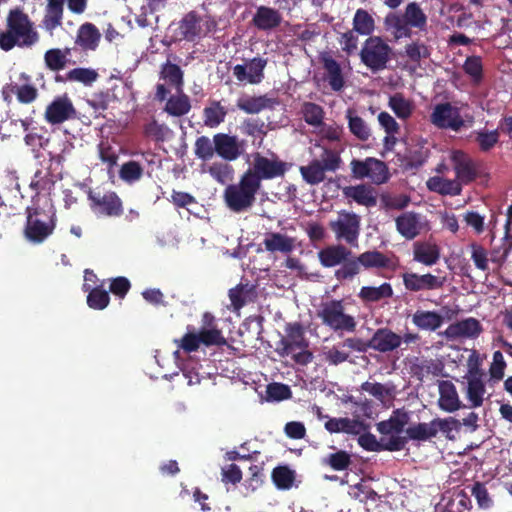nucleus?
Masks as SVG:
<instances>
[{"mask_svg": "<svg viewBox=\"0 0 512 512\" xmlns=\"http://www.w3.org/2000/svg\"><path fill=\"white\" fill-rule=\"evenodd\" d=\"M26 221L23 227V237L33 245L47 241L57 227V210L52 203L41 206L35 202L25 209Z\"/></svg>", "mask_w": 512, "mask_h": 512, "instance_id": "nucleus-1", "label": "nucleus"}, {"mask_svg": "<svg viewBox=\"0 0 512 512\" xmlns=\"http://www.w3.org/2000/svg\"><path fill=\"white\" fill-rule=\"evenodd\" d=\"M38 40L39 35L29 16L20 8L10 10L6 19V30L0 31V48L8 52L15 46L31 47Z\"/></svg>", "mask_w": 512, "mask_h": 512, "instance_id": "nucleus-2", "label": "nucleus"}, {"mask_svg": "<svg viewBox=\"0 0 512 512\" xmlns=\"http://www.w3.org/2000/svg\"><path fill=\"white\" fill-rule=\"evenodd\" d=\"M285 336L276 343L275 353L281 357H291L300 366H307L313 361L314 355L309 350V340L300 322H290L285 325Z\"/></svg>", "mask_w": 512, "mask_h": 512, "instance_id": "nucleus-3", "label": "nucleus"}, {"mask_svg": "<svg viewBox=\"0 0 512 512\" xmlns=\"http://www.w3.org/2000/svg\"><path fill=\"white\" fill-rule=\"evenodd\" d=\"M261 187L244 172L238 183L229 184L223 193L226 206L235 213L248 211L256 202Z\"/></svg>", "mask_w": 512, "mask_h": 512, "instance_id": "nucleus-4", "label": "nucleus"}, {"mask_svg": "<svg viewBox=\"0 0 512 512\" xmlns=\"http://www.w3.org/2000/svg\"><path fill=\"white\" fill-rule=\"evenodd\" d=\"M392 55V47L380 36L368 37L359 53L361 62L373 73L387 69Z\"/></svg>", "mask_w": 512, "mask_h": 512, "instance_id": "nucleus-5", "label": "nucleus"}, {"mask_svg": "<svg viewBox=\"0 0 512 512\" xmlns=\"http://www.w3.org/2000/svg\"><path fill=\"white\" fill-rule=\"evenodd\" d=\"M317 317L334 332L352 333L357 327L355 317L345 312L343 300L333 299L323 302L317 311Z\"/></svg>", "mask_w": 512, "mask_h": 512, "instance_id": "nucleus-6", "label": "nucleus"}, {"mask_svg": "<svg viewBox=\"0 0 512 512\" xmlns=\"http://www.w3.org/2000/svg\"><path fill=\"white\" fill-rule=\"evenodd\" d=\"M289 169L288 163L281 160L276 154L271 158L265 157L260 153L253 155L252 166L245 172L262 187L263 180H271L283 177Z\"/></svg>", "mask_w": 512, "mask_h": 512, "instance_id": "nucleus-7", "label": "nucleus"}, {"mask_svg": "<svg viewBox=\"0 0 512 512\" xmlns=\"http://www.w3.org/2000/svg\"><path fill=\"white\" fill-rule=\"evenodd\" d=\"M329 228L337 241H344L351 247L358 246L361 231V217L347 210H340L337 218L329 222Z\"/></svg>", "mask_w": 512, "mask_h": 512, "instance_id": "nucleus-8", "label": "nucleus"}, {"mask_svg": "<svg viewBox=\"0 0 512 512\" xmlns=\"http://www.w3.org/2000/svg\"><path fill=\"white\" fill-rule=\"evenodd\" d=\"M361 267L364 269H394L392 260L389 257L378 250H370L359 255L353 254V259H351V262L343 269L342 276H344V278H351L352 280L360 273Z\"/></svg>", "mask_w": 512, "mask_h": 512, "instance_id": "nucleus-9", "label": "nucleus"}, {"mask_svg": "<svg viewBox=\"0 0 512 512\" xmlns=\"http://www.w3.org/2000/svg\"><path fill=\"white\" fill-rule=\"evenodd\" d=\"M318 260L324 268L340 266L334 273L335 278L342 282L351 280L342 276L343 269L353 259V252L343 244L328 245L318 252Z\"/></svg>", "mask_w": 512, "mask_h": 512, "instance_id": "nucleus-10", "label": "nucleus"}, {"mask_svg": "<svg viewBox=\"0 0 512 512\" xmlns=\"http://www.w3.org/2000/svg\"><path fill=\"white\" fill-rule=\"evenodd\" d=\"M87 197L90 202V208L95 214L107 217H120L124 212L122 200L114 191L101 193L90 190Z\"/></svg>", "mask_w": 512, "mask_h": 512, "instance_id": "nucleus-11", "label": "nucleus"}, {"mask_svg": "<svg viewBox=\"0 0 512 512\" xmlns=\"http://www.w3.org/2000/svg\"><path fill=\"white\" fill-rule=\"evenodd\" d=\"M451 162L456 174L457 182L467 185L475 181L479 175L475 161L465 152L455 150L451 153Z\"/></svg>", "mask_w": 512, "mask_h": 512, "instance_id": "nucleus-12", "label": "nucleus"}, {"mask_svg": "<svg viewBox=\"0 0 512 512\" xmlns=\"http://www.w3.org/2000/svg\"><path fill=\"white\" fill-rule=\"evenodd\" d=\"M76 109L67 94L55 97L46 107L44 118L52 125L64 123L75 117Z\"/></svg>", "mask_w": 512, "mask_h": 512, "instance_id": "nucleus-13", "label": "nucleus"}, {"mask_svg": "<svg viewBox=\"0 0 512 512\" xmlns=\"http://www.w3.org/2000/svg\"><path fill=\"white\" fill-rule=\"evenodd\" d=\"M371 349L381 354L398 350L403 344V337L389 327H381L370 337Z\"/></svg>", "mask_w": 512, "mask_h": 512, "instance_id": "nucleus-14", "label": "nucleus"}, {"mask_svg": "<svg viewBox=\"0 0 512 512\" xmlns=\"http://www.w3.org/2000/svg\"><path fill=\"white\" fill-rule=\"evenodd\" d=\"M403 285L409 292L423 290H436L443 287L446 278L438 277L431 273L418 274L415 272H404L402 274Z\"/></svg>", "mask_w": 512, "mask_h": 512, "instance_id": "nucleus-15", "label": "nucleus"}, {"mask_svg": "<svg viewBox=\"0 0 512 512\" xmlns=\"http://www.w3.org/2000/svg\"><path fill=\"white\" fill-rule=\"evenodd\" d=\"M430 118L431 122L438 128H450L458 131L464 125L458 110L449 102L437 104Z\"/></svg>", "mask_w": 512, "mask_h": 512, "instance_id": "nucleus-16", "label": "nucleus"}, {"mask_svg": "<svg viewBox=\"0 0 512 512\" xmlns=\"http://www.w3.org/2000/svg\"><path fill=\"white\" fill-rule=\"evenodd\" d=\"M216 155L225 161H235L243 152V144L235 135L217 133L214 135Z\"/></svg>", "mask_w": 512, "mask_h": 512, "instance_id": "nucleus-17", "label": "nucleus"}, {"mask_svg": "<svg viewBox=\"0 0 512 512\" xmlns=\"http://www.w3.org/2000/svg\"><path fill=\"white\" fill-rule=\"evenodd\" d=\"M342 194L348 202H355L360 206L372 208L377 205V191L369 184H357L342 188Z\"/></svg>", "mask_w": 512, "mask_h": 512, "instance_id": "nucleus-18", "label": "nucleus"}, {"mask_svg": "<svg viewBox=\"0 0 512 512\" xmlns=\"http://www.w3.org/2000/svg\"><path fill=\"white\" fill-rule=\"evenodd\" d=\"M267 59L254 57L247 65L237 64L233 68V74L239 82L247 81L250 84H258L264 78V69Z\"/></svg>", "mask_w": 512, "mask_h": 512, "instance_id": "nucleus-19", "label": "nucleus"}, {"mask_svg": "<svg viewBox=\"0 0 512 512\" xmlns=\"http://www.w3.org/2000/svg\"><path fill=\"white\" fill-rule=\"evenodd\" d=\"M482 331L480 322L475 318H467L450 324L444 331L446 338L456 340L459 338H475Z\"/></svg>", "mask_w": 512, "mask_h": 512, "instance_id": "nucleus-20", "label": "nucleus"}, {"mask_svg": "<svg viewBox=\"0 0 512 512\" xmlns=\"http://www.w3.org/2000/svg\"><path fill=\"white\" fill-rule=\"evenodd\" d=\"M202 18L194 11L187 13L179 22L180 40L195 42L203 37Z\"/></svg>", "mask_w": 512, "mask_h": 512, "instance_id": "nucleus-21", "label": "nucleus"}, {"mask_svg": "<svg viewBox=\"0 0 512 512\" xmlns=\"http://www.w3.org/2000/svg\"><path fill=\"white\" fill-rule=\"evenodd\" d=\"M470 377L467 386V399L471 403V407L478 408L482 406L484 394L486 392L485 384L480 378V369L477 363L469 368Z\"/></svg>", "mask_w": 512, "mask_h": 512, "instance_id": "nucleus-22", "label": "nucleus"}, {"mask_svg": "<svg viewBox=\"0 0 512 512\" xmlns=\"http://www.w3.org/2000/svg\"><path fill=\"white\" fill-rule=\"evenodd\" d=\"M282 22V15L274 8L268 6H259L252 18L254 27L261 31H271Z\"/></svg>", "mask_w": 512, "mask_h": 512, "instance_id": "nucleus-23", "label": "nucleus"}, {"mask_svg": "<svg viewBox=\"0 0 512 512\" xmlns=\"http://www.w3.org/2000/svg\"><path fill=\"white\" fill-rule=\"evenodd\" d=\"M169 55L166 62L162 63L159 71V79L163 80L169 87L174 88L177 92L183 91L184 71L181 67L172 63Z\"/></svg>", "mask_w": 512, "mask_h": 512, "instance_id": "nucleus-24", "label": "nucleus"}, {"mask_svg": "<svg viewBox=\"0 0 512 512\" xmlns=\"http://www.w3.org/2000/svg\"><path fill=\"white\" fill-rule=\"evenodd\" d=\"M101 33L92 23L82 24L76 34L75 44L83 51H94L99 45Z\"/></svg>", "mask_w": 512, "mask_h": 512, "instance_id": "nucleus-25", "label": "nucleus"}, {"mask_svg": "<svg viewBox=\"0 0 512 512\" xmlns=\"http://www.w3.org/2000/svg\"><path fill=\"white\" fill-rule=\"evenodd\" d=\"M439 407L446 412H454L461 407L455 385L449 380L439 381Z\"/></svg>", "mask_w": 512, "mask_h": 512, "instance_id": "nucleus-26", "label": "nucleus"}, {"mask_svg": "<svg viewBox=\"0 0 512 512\" xmlns=\"http://www.w3.org/2000/svg\"><path fill=\"white\" fill-rule=\"evenodd\" d=\"M320 60L331 89L335 92L341 91L345 85V80L340 64L327 53L323 54Z\"/></svg>", "mask_w": 512, "mask_h": 512, "instance_id": "nucleus-27", "label": "nucleus"}, {"mask_svg": "<svg viewBox=\"0 0 512 512\" xmlns=\"http://www.w3.org/2000/svg\"><path fill=\"white\" fill-rule=\"evenodd\" d=\"M71 55V48H51L44 53V63L47 69L53 72L64 70L68 65L75 64L69 56Z\"/></svg>", "mask_w": 512, "mask_h": 512, "instance_id": "nucleus-28", "label": "nucleus"}, {"mask_svg": "<svg viewBox=\"0 0 512 512\" xmlns=\"http://www.w3.org/2000/svg\"><path fill=\"white\" fill-rule=\"evenodd\" d=\"M440 250L430 242H415L413 244V260L425 266H432L439 261Z\"/></svg>", "mask_w": 512, "mask_h": 512, "instance_id": "nucleus-29", "label": "nucleus"}, {"mask_svg": "<svg viewBox=\"0 0 512 512\" xmlns=\"http://www.w3.org/2000/svg\"><path fill=\"white\" fill-rule=\"evenodd\" d=\"M263 244L268 252H281L288 254L293 251L295 247V240L294 238L279 232H270L266 234Z\"/></svg>", "mask_w": 512, "mask_h": 512, "instance_id": "nucleus-30", "label": "nucleus"}, {"mask_svg": "<svg viewBox=\"0 0 512 512\" xmlns=\"http://www.w3.org/2000/svg\"><path fill=\"white\" fill-rule=\"evenodd\" d=\"M409 422V414L402 410L396 409L388 420L377 423L376 427L379 433L388 435L392 433L399 434L403 432L404 427Z\"/></svg>", "mask_w": 512, "mask_h": 512, "instance_id": "nucleus-31", "label": "nucleus"}, {"mask_svg": "<svg viewBox=\"0 0 512 512\" xmlns=\"http://www.w3.org/2000/svg\"><path fill=\"white\" fill-rule=\"evenodd\" d=\"M397 231L406 239L412 240L420 233L419 215L405 212L395 220Z\"/></svg>", "mask_w": 512, "mask_h": 512, "instance_id": "nucleus-32", "label": "nucleus"}, {"mask_svg": "<svg viewBox=\"0 0 512 512\" xmlns=\"http://www.w3.org/2000/svg\"><path fill=\"white\" fill-rule=\"evenodd\" d=\"M427 188L431 192L443 196H457L462 192V187L455 179H445L439 176L430 177L426 182Z\"/></svg>", "mask_w": 512, "mask_h": 512, "instance_id": "nucleus-33", "label": "nucleus"}, {"mask_svg": "<svg viewBox=\"0 0 512 512\" xmlns=\"http://www.w3.org/2000/svg\"><path fill=\"white\" fill-rule=\"evenodd\" d=\"M444 322V318L436 311L417 310L412 315V323L420 330L436 331Z\"/></svg>", "mask_w": 512, "mask_h": 512, "instance_id": "nucleus-34", "label": "nucleus"}, {"mask_svg": "<svg viewBox=\"0 0 512 512\" xmlns=\"http://www.w3.org/2000/svg\"><path fill=\"white\" fill-rule=\"evenodd\" d=\"M227 114L228 110L220 101L212 100L203 109L204 125L209 128H216L225 121Z\"/></svg>", "mask_w": 512, "mask_h": 512, "instance_id": "nucleus-35", "label": "nucleus"}, {"mask_svg": "<svg viewBox=\"0 0 512 512\" xmlns=\"http://www.w3.org/2000/svg\"><path fill=\"white\" fill-rule=\"evenodd\" d=\"M20 79L25 83L23 85H11L10 92L16 95L19 103L30 104L37 99L38 90L33 84L29 83L31 77L26 73H21Z\"/></svg>", "mask_w": 512, "mask_h": 512, "instance_id": "nucleus-36", "label": "nucleus"}, {"mask_svg": "<svg viewBox=\"0 0 512 512\" xmlns=\"http://www.w3.org/2000/svg\"><path fill=\"white\" fill-rule=\"evenodd\" d=\"M275 101L266 95L246 97L237 101V107L248 114H257L266 108H272Z\"/></svg>", "mask_w": 512, "mask_h": 512, "instance_id": "nucleus-37", "label": "nucleus"}, {"mask_svg": "<svg viewBox=\"0 0 512 512\" xmlns=\"http://www.w3.org/2000/svg\"><path fill=\"white\" fill-rule=\"evenodd\" d=\"M393 295V289L390 283H382L378 287L374 286H363L359 293L358 297L364 303H372L378 302L382 299L390 298Z\"/></svg>", "mask_w": 512, "mask_h": 512, "instance_id": "nucleus-38", "label": "nucleus"}, {"mask_svg": "<svg viewBox=\"0 0 512 512\" xmlns=\"http://www.w3.org/2000/svg\"><path fill=\"white\" fill-rule=\"evenodd\" d=\"M55 179L50 168L38 169L31 180L30 188L35 191L36 195L43 192L50 193L54 188Z\"/></svg>", "mask_w": 512, "mask_h": 512, "instance_id": "nucleus-39", "label": "nucleus"}, {"mask_svg": "<svg viewBox=\"0 0 512 512\" xmlns=\"http://www.w3.org/2000/svg\"><path fill=\"white\" fill-rule=\"evenodd\" d=\"M353 29L360 35L372 36L375 30V20L372 15L365 9L356 10L353 17Z\"/></svg>", "mask_w": 512, "mask_h": 512, "instance_id": "nucleus-40", "label": "nucleus"}, {"mask_svg": "<svg viewBox=\"0 0 512 512\" xmlns=\"http://www.w3.org/2000/svg\"><path fill=\"white\" fill-rule=\"evenodd\" d=\"M295 471L286 465H279L272 470L271 478L279 490H289L295 481Z\"/></svg>", "mask_w": 512, "mask_h": 512, "instance_id": "nucleus-41", "label": "nucleus"}, {"mask_svg": "<svg viewBox=\"0 0 512 512\" xmlns=\"http://www.w3.org/2000/svg\"><path fill=\"white\" fill-rule=\"evenodd\" d=\"M323 466L330 467L334 471L347 470L351 464V455L345 450H337L334 453H330L321 459Z\"/></svg>", "mask_w": 512, "mask_h": 512, "instance_id": "nucleus-42", "label": "nucleus"}, {"mask_svg": "<svg viewBox=\"0 0 512 512\" xmlns=\"http://www.w3.org/2000/svg\"><path fill=\"white\" fill-rule=\"evenodd\" d=\"M180 93L177 96H171L166 101L164 110L171 116L180 117L186 115L191 109L189 97L182 92Z\"/></svg>", "mask_w": 512, "mask_h": 512, "instance_id": "nucleus-43", "label": "nucleus"}, {"mask_svg": "<svg viewBox=\"0 0 512 512\" xmlns=\"http://www.w3.org/2000/svg\"><path fill=\"white\" fill-rule=\"evenodd\" d=\"M301 115L304 121L311 126L320 127L323 125L325 112L322 106L313 102H304L301 105Z\"/></svg>", "mask_w": 512, "mask_h": 512, "instance_id": "nucleus-44", "label": "nucleus"}, {"mask_svg": "<svg viewBox=\"0 0 512 512\" xmlns=\"http://www.w3.org/2000/svg\"><path fill=\"white\" fill-rule=\"evenodd\" d=\"M346 118L348 120V128L350 132L357 139L367 141L370 137V129L366 122L360 116L355 115L352 109L347 110Z\"/></svg>", "mask_w": 512, "mask_h": 512, "instance_id": "nucleus-45", "label": "nucleus"}, {"mask_svg": "<svg viewBox=\"0 0 512 512\" xmlns=\"http://www.w3.org/2000/svg\"><path fill=\"white\" fill-rule=\"evenodd\" d=\"M407 438L414 441H428L436 437L433 420L429 423H418L406 429Z\"/></svg>", "mask_w": 512, "mask_h": 512, "instance_id": "nucleus-46", "label": "nucleus"}, {"mask_svg": "<svg viewBox=\"0 0 512 512\" xmlns=\"http://www.w3.org/2000/svg\"><path fill=\"white\" fill-rule=\"evenodd\" d=\"M64 5L48 3L43 18V26L48 31H53L61 26L63 18Z\"/></svg>", "mask_w": 512, "mask_h": 512, "instance_id": "nucleus-47", "label": "nucleus"}, {"mask_svg": "<svg viewBox=\"0 0 512 512\" xmlns=\"http://www.w3.org/2000/svg\"><path fill=\"white\" fill-rule=\"evenodd\" d=\"M403 17L411 27L423 30L427 25V16L416 2H411L406 6Z\"/></svg>", "mask_w": 512, "mask_h": 512, "instance_id": "nucleus-48", "label": "nucleus"}, {"mask_svg": "<svg viewBox=\"0 0 512 512\" xmlns=\"http://www.w3.org/2000/svg\"><path fill=\"white\" fill-rule=\"evenodd\" d=\"M300 174L309 185H318L325 180V171L314 159L306 166H301Z\"/></svg>", "mask_w": 512, "mask_h": 512, "instance_id": "nucleus-49", "label": "nucleus"}, {"mask_svg": "<svg viewBox=\"0 0 512 512\" xmlns=\"http://www.w3.org/2000/svg\"><path fill=\"white\" fill-rule=\"evenodd\" d=\"M314 160L318 161L325 172H336L342 164L340 152L327 147H323L320 157Z\"/></svg>", "mask_w": 512, "mask_h": 512, "instance_id": "nucleus-50", "label": "nucleus"}, {"mask_svg": "<svg viewBox=\"0 0 512 512\" xmlns=\"http://www.w3.org/2000/svg\"><path fill=\"white\" fill-rule=\"evenodd\" d=\"M389 107L400 119H407L413 112L412 103L407 100L401 93H396L389 98Z\"/></svg>", "mask_w": 512, "mask_h": 512, "instance_id": "nucleus-51", "label": "nucleus"}, {"mask_svg": "<svg viewBox=\"0 0 512 512\" xmlns=\"http://www.w3.org/2000/svg\"><path fill=\"white\" fill-rule=\"evenodd\" d=\"M170 133L171 130L167 125L160 124L155 119H152L143 126L144 136L155 142H164L167 140Z\"/></svg>", "mask_w": 512, "mask_h": 512, "instance_id": "nucleus-52", "label": "nucleus"}, {"mask_svg": "<svg viewBox=\"0 0 512 512\" xmlns=\"http://www.w3.org/2000/svg\"><path fill=\"white\" fill-rule=\"evenodd\" d=\"M194 154L202 161H209L216 155L214 150V138L211 140L208 136L197 137L194 144Z\"/></svg>", "mask_w": 512, "mask_h": 512, "instance_id": "nucleus-53", "label": "nucleus"}, {"mask_svg": "<svg viewBox=\"0 0 512 512\" xmlns=\"http://www.w3.org/2000/svg\"><path fill=\"white\" fill-rule=\"evenodd\" d=\"M98 77V72L92 68L78 67L67 72V78L70 82H79L85 86L92 85Z\"/></svg>", "mask_w": 512, "mask_h": 512, "instance_id": "nucleus-54", "label": "nucleus"}, {"mask_svg": "<svg viewBox=\"0 0 512 512\" xmlns=\"http://www.w3.org/2000/svg\"><path fill=\"white\" fill-rule=\"evenodd\" d=\"M367 178L376 185L386 183L390 178V174L385 162L372 157Z\"/></svg>", "mask_w": 512, "mask_h": 512, "instance_id": "nucleus-55", "label": "nucleus"}, {"mask_svg": "<svg viewBox=\"0 0 512 512\" xmlns=\"http://www.w3.org/2000/svg\"><path fill=\"white\" fill-rule=\"evenodd\" d=\"M143 167L139 162L130 160L124 163L119 170V177L126 183H134L143 176Z\"/></svg>", "mask_w": 512, "mask_h": 512, "instance_id": "nucleus-56", "label": "nucleus"}, {"mask_svg": "<svg viewBox=\"0 0 512 512\" xmlns=\"http://www.w3.org/2000/svg\"><path fill=\"white\" fill-rule=\"evenodd\" d=\"M386 24L389 28L394 30L396 38L411 37V26L403 16L390 14L386 17Z\"/></svg>", "mask_w": 512, "mask_h": 512, "instance_id": "nucleus-57", "label": "nucleus"}, {"mask_svg": "<svg viewBox=\"0 0 512 512\" xmlns=\"http://www.w3.org/2000/svg\"><path fill=\"white\" fill-rule=\"evenodd\" d=\"M110 302L109 293L101 287H95L87 295V304L94 310L105 309Z\"/></svg>", "mask_w": 512, "mask_h": 512, "instance_id": "nucleus-58", "label": "nucleus"}, {"mask_svg": "<svg viewBox=\"0 0 512 512\" xmlns=\"http://www.w3.org/2000/svg\"><path fill=\"white\" fill-rule=\"evenodd\" d=\"M464 72L475 82L483 78V64L480 56H468L463 64Z\"/></svg>", "mask_w": 512, "mask_h": 512, "instance_id": "nucleus-59", "label": "nucleus"}, {"mask_svg": "<svg viewBox=\"0 0 512 512\" xmlns=\"http://www.w3.org/2000/svg\"><path fill=\"white\" fill-rule=\"evenodd\" d=\"M499 132L497 129L492 131L475 132V141L482 152L490 151L499 142Z\"/></svg>", "mask_w": 512, "mask_h": 512, "instance_id": "nucleus-60", "label": "nucleus"}, {"mask_svg": "<svg viewBox=\"0 0 512 512\" xmlns=\"http://www.w3.org/2000/svg\"><path fill=\"white\" fill-rule=\"evenodd\" d=\"M471 494L476 499L479 508L489 509L493 506V499L484 483L475 482L471 487Z\"/></svg>", "mask_w": 512, "mask_h": 512, "instance_id": "nucleus-61", "label": "nucleus"}, {"mask_svg": "<svg viewBox=\"0 0 512 512\" xmlns=\"http://www.w3.org/2000/svg\"><path fill=\"white\" fill-rule=\"evenodd\" d=\"M207 171L217 182L225 184L231 178L233 168L228 163L214 162L208 167Z\"/></svg>", "mask_w": 512, "mask_h": 512, "instance_id": "nucleus-62", "label": "nucleus"}, {"mask_svg": "<svg viewBox=\"0 0 512 512\" xmlns=\"http://www.w3.org/2000/svg\"><path fill=\"white\" fill-rule=\"evenodd\" d=\"M349 494L362 503H367L369 500L376 501L379 498L371 486L362 483L352 486Z\"/></svg>", "mask_w": 512, "mask_h": 512, "instance_id": "nucleus-63", "label": "nucleus"}, {"mask_svg": "<svg viewBox=\"0 0 512 512\" xmlns=\"http://www.w3.org/2000/svg\"><path fill=\"white\" fill-rule=\"evenodd\" d=\"M405 55L410 61L419 63L422 58L430 56V51L424 43L416 41L405 46Z\"/></svg>", "mask_w": 512, "mask_h": 512, "instance_id": "nucleus-64", "label": "nucleus"}]
</instances>
